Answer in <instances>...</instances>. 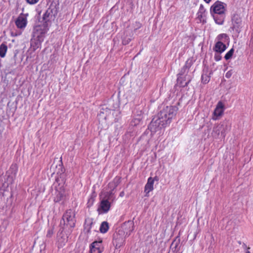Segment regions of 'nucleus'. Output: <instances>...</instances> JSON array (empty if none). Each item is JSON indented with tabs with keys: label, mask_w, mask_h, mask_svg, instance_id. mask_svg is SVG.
<instances>
[{
	"label": "nucleus",
	"mask_w": 253,
	"mask_h": 253,
	"mask_svg": "<svg viewBox=\"0 0 253 253\" xmlns=\"http://www.w3.org/2000/svg\"><path fill=\"white\" fill-rule=\"evenodd\" d=\"M178 107L174 106H167L164 107L155 117L148 126V128L152 132H156L158 130L169 125L172 119L175 116Z\"/></svg>",
	"instance_id": "1"
},
{
	"label": "nucleus",
	"mask_w": 253,
	"mask_h": 253,
	"mask_svg": "<svg viewBox=\"0 0 253 253\" xmlns=\"http://www.w3.org/2000/svg\"><path fill=\"white\" fill-rule=\"evenodd\" d=\"M75 215V211L69 209L64 213L62 216L60 223V226L62 230L58 235V237L62 239L60 245L61 247L67 242L69 236L75 226L76 222Z\"/></svg>",
	"instance_id": "2"
},
{
	"label": "nucleus",
	"mask_w": 253,
	"mask_h": 253,
	"mask_svg": "<svg viewBox=\"0 0 253 253\" xmlns=\"http://www.w3.org/2000/svg\"><path fill=\"white\" fill-rule=\"evenodd\" d=\"M231 124L229 121L224 120L213 127L212 135L213 137L224 138L230 130Z\"/></svg>",
	"instance_id": "3"
},
{
	"label": "nucleus",
	"mask_w": 253,
	"mask_h": 253,
	"mask_svg": "<svg viewBox=\"0 0 253 253\" xmlns=\"http://www.w3.org/2000/svg\"><path fill=\"white\" fill-rule=\"evenodd\" d=\"M57 13L58 10L56 5L51 4L43 15L42 18L43 24H46L47 26L48 27V23L54 19Z\"/></svg>",
	"instance_id": "4"
},
{
	"label": "nucleus",
	"mask_w": 253,
	"mask_h": 253,
	"mask_svg": "<svg viewBox=\"0 0 253 253\" xmlns=\"http://www.w3.org/2000/svg\"><path fill=\"white\" fill-rule=\"evenodd\" d=\"M48 29L46 24L36 25L33 29V38L40 39L41 41H43L44 35Z\"/></svg>",
	"instance_id": "5"
},
{
	"label": "nucleus",
	"mask_w": 253,
	"mask_h": 253,
	"mask_svg": "<svg viewBox=\"0 0 253 253\" xmlns=\"http://www.w3.org/2000/svg\"><path fill=\"white\" fill-rule=\"evenodd\" d=\"M227 4L219 0L216 1L210 8V13L213 14H224L226 11Z\"/></svg>",
	"instance_id": "6"
},
{
	"label": "nucleus",
	"mask_w": 253,
	"mask_h": 253,
	"mask_svg": "<svg viewBox=\"0 0 253 253\" xmlns=\"http://www.w3.org/2000/svg\"><path fill=\"white\" fill-rule=\"evenodd\" d=\"M191 67V64L190 63H189L188 61H187L184 65V66L181 68L180 70L179 74L177 75V82L182 87H185L187 86V85L189 84V83L191 81V78H188L187 81L183 84V79L181 78V76L183 75L185 73H187L189 69Z\"/></svg>",
	"instance_id": "7"
},
{
	"label": "nucleus",
	"mask_w": 253,
	"mask_h": 253,
	"mask_svg": "<svg viewBox=\"0 0 253 253\" xmlns=\"http://www.w3.org/2000/svg\"><path fill=\"white\" fill-rule=\"evenodd\" d=\"M126 237L121 231H118L114 234L113 244L116 248H120L124 245Z\"/></svg>",
	"instance_id": "8"
},
{
	"label": "nucleus",
	"mask_w": 253,
	"mask_h": 253,
	"mask_svg": "<svg viewBox=\"0 0 253 253\" xmlns=\"http://www.w3.org/2000/svg\"><path fill=\"white\" fill-rule=\"evenodd\" d=\"M231 21L232 26L231 28H232L233 30H235L237 33L239 34L241 31L242 24L241 16L238 14H233L232 16Z\"/></svg>",
	"instance_id": "9"
},
{
	"label": "nucleus",
	"mask_w": 253,
	"mask_h": 253,
	"mask_svg": "<svg viewBox=\"0 0 253 253\" xmlns=\"http://www.w3.org/2000/svg\"><path fill=\"white\" fill-rule=\"evenodd\" d=\"M133 230L134 222L131 220H128L124 222L121 227V229L119 230V231H122L126 237H128Z\"/></svg>",
	"instance_id": "10"
},
{
	"label": "nucleus",
	"mask_w": 253,
	"mask_h": 253,
	"mask_svg": "<svg viewBox=\"0 0 253 253\" xmlns=\"http://www.w3.org/2000/svg\"><path fill=\"white\" fill-rule=\"evenodd\" d=\"M102 240L93 242L90 246V253H101L103 248Z\"/></svg>",
	"instance_id": "11"
},
{
	"label": "nucleus",
	"mask_w": 253,
	"mask_h": 253,
	"mask_svg": "<svg viewBox=\"0 0 253 253\" xmlns=\"http://www.w3.org/2000/svg\"><path fill=\"white\" fill-rule=\"evenodd\" d=\"M224 104L221 101H219L213 112V120H216L217 117L222 115L224 111Z\"/></svg>",
	"instance_id": "12"
},
{
	"label": "nucleus",
	"mask_w": 253,
	"mask_h": 253,
	"mask_svg": "<svg viewBox=\"0 0 253 253\" xmlns=\"http://www.w3.org/2000/svg\"><path fill=\"white\" fill-rule=\"evenodd\" d=\"M59 168L58 169V171L57 172V174L59 175V176L56 178L55 181L58 183V185H60L64 184L65 182L64 175L65 170L62 165H59Z\"/></svg>",
	"instance_id": "13"
},
{
	"label": "nucleus",
	"mask_w": 253,
	"mask_h": 253,
	"mask_svg": "<svg viewBox=\"0 0 253 253\" xmlns=\"http://www.w3.org/2000/svg\"><path fill=\"white\" fill-rule=\"evenodd\" d=\"M197 15L198 18L201 22L203 23H206V10L203 4L200 5Z\"/></svg>",
	"instance_id": "14"
},
{
	"label": "nucleus",
	"mask_w": 253,
	"mask_h": 253,
	"mask_svg": "<svg viewBox=\"0 0 253 253\" xmlns=\"http://www.w3.org/2000/svg\"><path fill=\"white\" fill-rule=\"evenodd\" d=\"M227 46L225 43L221 41H217L215 44L213 50L215 52L221 53L224 52Z\"/></svg>",
	"instance_id": "15"
},
{
	"label": "nucleus",
	"mask_w": 253,
	"mask_h": 253,
	"mask_svg": "<svg viewBox=\"0 0 253 253\" xmlns=\"http://www.w3.org/2000/svg\"><path fill=\"white\" fill-rule=\"evenodd\" d=\"M110 207L111 204L109 200L103 198L100 202V207L98 210L100 209L104 212H107L110 210Z\"/></svg>",
	"instance_id": "16"
},
{
	"label": "nucleus",
	"mask_w": 253,
	"mask_h": 253,
	"mask_svg": "<svg viewBox=\"0 0 253 253\" xmlns=\"http://www.w3.org/2000/svg\"><path fill=\"white\" fill-rule=\"evenodd\" d=\"M26 18L23 16H19L15 21V25L19 29H24L27 25Z\"/></svg>",
	"instance_id": "17"
},
{
	"label": "nucleus",
	"mask_w": 253,
	"mask_h": 253,
	"mask_svg": "<svg viewBox=\"0 0 253 253\" xmlns=\"http://www.w3.org/2000/svg\"><path fill=\"white\" fill-rule=\"evenodd\" d=\"M114 111V110H112L109 109L106 106L104 105L101 107L99 115L100 116L106 119L112 112L113 113Z\"/></svg>",
	"instance_id": "18"
},
{
	"label": "nucleus",
	"mask_w": 253,
	"mask_h": 253,
	"mask_svg": "<svg viewBox=\"0 0 253 253\" xmlns=\"http://www.w3.org/2000/svg\"><path fill=\"white\" fill-rule=\"evenodd\" d=\"M215 22L218 25H222L224 23L225 18V13L224 14H211Z\"/></svg>",
	"instance_id": "19"
},
{
	"label": "nucleus",
	"mask_w": 253,
	"mask_h": 253,
	"mask_svg": "<svg viewBox=\"0 0 253 253\" xmlns=\"http://www.w3.org/2000/svg\"><path fill=\"white\" fill-rule=\"evenodd\" d=\"M154 183V179L150 177L148 179L147 182L145 186L144 192L146 194H148L150 191H152L154 188L153 185Z\"/></svg>",
	"instance_id": "20"
},
{
	"label": "nucleus",
	"mask_w": 253,
	"mask_h": 253,
	"mask_svg": "<svg viewBox=\"0 0 253 253\" xmlns=\"http://www.w3.org/2000/svg\"><path fill=\"white\" fill-rule=\"evenodd\" d=\"M211 72H209L208 69L203 71L201 76V81L203 84H206L209 82L211 79Z\"/></svg>",
	"instance_id": "21"
},
{
	"label": "nucleus",
	"mask_w": 253,
	"mask_h": 253,
	"mask_svg": "<svg viewBox=\"0 0 253 253\" xmlns=\"http://www.w3.org/2000/svg\"><path fill=\"white\" fill-rule=\"evenodd\" d=\"M43 41H41L40 39L33 38L31 39V46H33V49L35 50L36 49L39 48L41 44V43Z\"/></svg>",
	"instance_id": "22"
},
{
	"label": "nucleus",
	"mask_w": 253,
	"mask_h": 253,
	"mask_svg": "<svg viewBox=\"0 0 253 253\" xmlns=\"http://www.w3.org/2000/svg\"><path fill=\"white\" fill-rule=\"evenodd\" d=\"M216 39L218 41H221L223 43L226 42H228L229 38L226 34H221L217 36Z\"/></svg>",
	"instance_id": "23"
},
{
	"label": "nucleus",
	"mask_w": 253,
	"mask_h": 253,
	"mask_svg": "<svg viewBox=\"0 0 253 253\" xmlns=\"http://www.w3.org/2000/svg\"><path fill=\"white\" fill-rule=\"evenodd\" d=\"M109 229V224L107 221H103L101 224L100 227V231L101 233H105Z\"/></svg>",
	"instance_id": "24"
},
{
	"label": "nucleus",
	"mask_w": 253,
	"mask_h": 253,
	"mask_svg": "<svg viewBox=\"0 0 253 253\" xmlns=\"http://www.w3.org/2000/svg\"><path fill=\"white\" fill-rule=\"evenodd\" d=\"M114 195V193L113 191H112V190H110V191L105 193L104 199H108L109 201L110 200L113 202L115 199V197Z\"/></svg>",
	"instance_id": "25"
},
{
	"label": "nucleus",
	"mask_w": 253,
	"mask_h": 253,
	"mask_svg": "<svg viewBox=\"0 0 253 253\" xmlns=\"http://www.w3.org/2000/svg\"><path fill=\"white\" fill-rule=\"evenodd\" d=\"M64 197V194L61 191L57 192L55 197L54 199V201L55 203H59L62 201Z\"/></svg>",
	"instance_id": "26"
},
{
	"label": "nucleus",
	"mask_w": 253,
	"mask_h": 253,
	"mask_svg": "<svg viewBox=\"0 0 253 253\" xmlns=\"http://www.w3.org/2000/svg\"><path fill=\"white\" fill-rule=\"evenodd\" d=\"M7 50V46L5 44L2 43L0 45V57L1 58H3L5 55V53Z\"/></svg>",
	"instance_id": "27"
},
{
	"label": "nucleus",
	"mask_w": 253,
	"mask_h": 253,
	"mask_svg": "<svg viewBox=\"0 0 253 253\" xmlns=\"http://www.w3.org/2000/svg\"><path fill=\"white\" fill-rule=\"evenodd\" d=\"M234 49L233 48H232L229 51H228L225 56H224V58L226 60H228L230 59L231 58V57H232L233 56V54L234 53Z\"/></svg>",
	"instance_id": "28"
},
{
	"label": "nucleus",
	"mask_w": 253,
	"mask_h": 253,
	"mask_svg": "<svg viewBox=\"0 0 253 253\" xmlns=\"http://www.w3.org/2000/svg\"><path fill=\"white\" fill-rule=\"evenodd\" d=\"M131 40V39L130 37L125 36L122 38V43L124 45H126L129 43Z\"/></svg>",
	"instance_id": "29"
},
{
	"label": "nucleus",
	"mask_w": 253,
	"mask_h": 253,
	"mask_svg": "<svg viewBox=\"0 0 253 253\" xmlns=\"http://www.w3.org/2000/svg\"><path fill=\"white\" fill-rule=\"evenodd\" d=\"M120 182H121V178L116 177L114 179L113 181L110 182V185H115L117 187L118 186V185L120 183Z\"/></svg>",
	"instance_id": "30"
},
{
	"label": "nucleus",
	"mask_w": 253,
	"mask_h": 253,
	"mask_svg": "<svg viewBox=\"0 0 253 253\" xmlns=\"http://www.w3.org/2000/svg\"><path fill=\"white\" fill-rule=\"evenodd\" d=\"M96 196V194H95V192H94L92 193V195H91V197H90V198H89V199L88 200V203H90L91 205H92V203H93V202H94V200H95V198Z\"/></svg>",
	"instance_id": "31"
},
{
	"label": "nucleus",
	"mask_w": 253,
	"mask_h": 253,
	"mask_svg": "<svg viewBox=\"0 0 253 253\" xmlns=\"http://www.w3.org/2000/svg\"><path fill=\"white\" fill-rule=\"evenodd\" d=\"M96 196V194H95V192H94L92 193V195H91V197H90V198H89V199L88 200V203H90L91 205H92V203H93V202H94V200H95V198Z\"/></svg>",
	"instance_id": "32"
},
{
	"label": "nucleus",
	"mask_w": 253,
	"mask_h": 253,
	"mask_svg": "<svg viewBox=\"0 0 253 253\" xmlns=\"http://www.w3.org/2000/svg\"><path fill=\"white\" fill-rule=\"evenodd\" d=\"M220 54L221 53H218L217 52H216V53L215 54L214 58V60L216 61H219L221 59L222 57L220 55Z\"/></svg>",
	"instance_id": "33"
},
{
	"label": "nucleus",
	"mask_w": 253,
	"mask_h": 253,
	"mask_svg": "<svg viewBox=\"0 0 253 253\" xmlns=\"http://www.w3.org/2000/svg\"><path fill=\"white\" fill-rule=\"evenodd\" d=\"M93 224L92 222H91L89 224H85V227H84V229H87L86 230V232L87 233H89L90 232V228H91V225Z\"/></svg>",
	"instance_id": "34"
},
{
	"label": "nucleus",
	"mask_w": 253,
	"mask_h": 253,
	"mask_svg": "<svg viewBox=\"0 0 253 253\" xmlns=\"http://www.w3.org/2000/svg\"><path fill=\"white\" fill-rule=\"evenodd\" d=\"M53 234V231L52 229H48L47 232L46 237L48 238H50Z\"/></svg>",
	"instance_id": "35"
},
{
	"label": "nucleus",
	"mask_w": 253,
	"mask_h": 253,
	"mask_svg": "<svg viewBox=\"0 0 253 253\" xmlns=\"http://www.w3.org/2000/svg\"><path fill=\"white\" fill-rule=\"evenodd\" d=\"M39 0H26L27 2L30 4H34L38 2Z\"/></svg>",
	"instance_id": "36"
},
{
	"label": "nucleus",
	"mask_w": 253,
	"mask_h": 253,
	"mask_svg": "<svg viewBox=\"0 0 253 253\" xmlns=\"http://www.w3.org/2000/svg\"><path fill=\"white\" fill-rule=\"evenodd\" d=\"M108 187L110 189V190H112L113 191L114 189L117 187V186L115 185H110V183L108 184Z\"/></svg>",
	"instance_id": "37"
},
{
	"label": "nucleus",
	"mask_w": 253,
	"mask_h": 253,
	"mask_svg": "<svg viewBox=\"0 0 253 253\" xmlns=\"http://www.w3.org/2000/svg\"><path fill=\"white\" fill-rule=\"evenodd\" d=\"M231 76V74L229 73V72H227L226 75H225V77L227 78H229Z\"/></svg>",
	"instance_id": "38"
},
{
	"label": "nucleus",
	"mask_w": 253,
	"mask_h": 253,
	"mask_svg": "<svg viewBox=\"0 0 253 253\" xmlns=\"http://www.w3.org/2000/svg\"><path fill=\"white\" fill-rule=\"evenodd\" d=\"M243 247L244 248V249H250V247H247V245H246V244L245 243H243Z\"/></svg>",
	"instance_id": "39"
},
{
	"label": "nucleus",
	"mask_w": 253,
	"mask_h": 253,
	"mask_svg": "<svg viewBox=\"0 0 253 253\" xmlns=\"http://www.w3.org/2000/svg\"><path fill=\"white\" fill-rule=\"evenodd\" d=\"M125 195V193L124 191H122L120 193V196L121 197H124Z\"/></svg>",
	"instance_id": "40"
},
{
	"label": "nucleus",
	"mask_w": 253,
	"mask_h": 253,
	"mask_svg": "<svg viewBox=\"0 0 253 253\" xmlns=\"http://www.w3.org/2000/svg\"><path fill=\"white\" fill-rule=\"evenodd\" d=\"M136 24H137V26L138 27V28H140L141 27V24L139 23H136Z\"/></svg>",
	"instance_id": "41"
},
{
	"label": "nucleus",
	"mask_w": 253,
	"mask_h": 253,
	"mask_svg": "<svg viewBox=\"0 0 253 253\" xmlns=\"http://www.w3.org/2000/svg\"><path fill=\"white\" fill-rule=\"evenodd\" d=\"M153 179H154V181H158L159 180L157 176L154 177V178H153Z\"/></svg>",
	"instance_id": "42"
},
{
	"label": "nucleus",
	"mask_w": 253,
	"mask_h": 253,
	"mask_svg": "<svg viewBox=\"0 0 253 253\" xmlns=\"http://www.w3.org/2000/svg\"><path fill=\"white\" fill-rule=\"evenodd\" d=\"M206 3H210L211 1V0H204Z\"/></svg>",
	"instance_id": "43"
},
{
	"label": "nucleus",
	"mask_w": 253,
	"mask_h": 253,
	"mask_svg": "<svg viewBox=\"0 0 253 253\" xmlns=\"http://www.w3.org/2000/svg\"><path fill=\"white\" fill-rule=\"evenodd\" d=\"M10 180L9 181V183H12V177H10Z\"/></svg>",
	"instance_id": "44"
},
{
	"label": "nucleus",
	"mask_w": 253,
	"mask_h": 253,
	"mask_svg": "<svg viewBox=\"0 0 253 253\" xmlns=\"http://www.w3.org/2000/svg\"><path fill=\"white\" fill-rule=\"evenodd\" d=\"M135 120L137 121V122H139V119H136Z\"/></svg>",
	"instance_id": "45"
},
{
	"label": "nucleus",
	"mask_w": 253,
	"mask_h": 253,
	"mask_svg": "<svg viewBox=\"0 0 253 253\" xmlns=\"http://www.w3.org/2000/svg\"><path fill=\"white\" fill-rule=\"evenodd\" d=\"M246 253H250V251H248L246 252Z\"/></svg>",
	"instance_id": "46"
},
{
	"label": "nucleus",
	"mask_w": 253,
	"mask_h": 253,
	"mask_svg": "<svg viewBox=\"0 0 253 253\" xmlns=\"http://www.w3.org/2000/svg\"><path fill=\"white\" fill-rule=\"evenodd\" d=\"M16 53H15V54H14V57H16Z\"/></svg>",
	"instance_id": "47"
},
{
	"label": "nucleus",
	"mask_w": 253,
	"mask_h": 253,
	"mask_svg": "<svg viewBox=\"0 0 253 253\" xmlns=\"http://www.w3.org/2000/svg\"><path fill=\"white\" fill-rule=\"evenodd\" d=\"M239 243L240 244H241V241H239Z\"/></svg>",
	"instance_id": "48"
}]
</instances>
